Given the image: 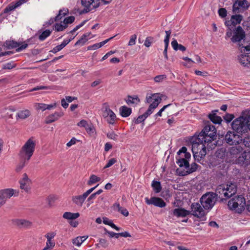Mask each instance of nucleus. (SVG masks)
<instances>
[{
  "mask_svg": "<svg viewBox=\"0 0 250 250\" xmlns=\"http://www.w3.org/2000/svg\"><path fill=\"white\" fill-rule=\"evenodd\" d=\"M106 233L110 236V237H116V238H118L120 237V233H115L112 231H106Z\"/></svg>",
  "mask_w": 250,
  "mask_h": 250,
  "instance_id": "59",
  "label": "nucleus"
},
{
  "mask_svg": "<svg viewBox=\"0 0 250 250\" xmlns=\"http://www.w3.org/2000/svg\"><path fill=\"white\" fill-rule=\"evenodd\" d=\"M46 104H36L35 107L37 109H41L42 111H44L46 109L45 108Z\"/></svg>",
  "mask_w": 250,
  "mask_h": 250,
  "instance_id": "55",
  "label": "nucleus"
},
{
  "mask_svg": "<svg viewBox=\"0 0 250 250\" xmlns=\"http://www.w3.org/2000/svg\"><path fill=\"white\" fill-rule=\"evenodd\" d=\"M107 137L110 139L116 141L117 140L118 135L113 131H111L107 133Z\"/></svg>",
  "mask_w": 250,
  "mask_h": 250,
  "instance_id": "49",
  "label": "nucleus"
},
{
  "mask_svg": "<svg viewBox=\"0 0 250 250\" xmlns=\"http://www.w3.org/2000/svg\"><path fill=\"white\" fill-rule=\"evenodd\" d=\"M218 14L221 18H225L227 15V11L224 8H221L218 10Z\"/></svg>",
  "mask_w": 250,
  "mask_h": 250,
  "instance_id": "47",
  "label": "nucleus"
},
{
  "mask_svg": "<svg viewBox=\"0 0 250 250\" xmlns=\"http://www.w3.org/2000/svg\"><path fill=\"white\" fill-rule=\"evenodd\" d=\"M57 199V197L54 195H49L46 199V201L49 207H51Z\"/></svg>",
  "mask_w": 250,
  "mask_h": 250,
  "instance_id": "38",
  "label": "nucleus"
},
{
  "mask_svg": "<svg viewBox=\"0 0 250 250\" xmlns=\"http://www.w3.org/2000/svg\"><path fill=\"white\" fill-rule=\"evenodd\" d=\"M120 113L122 116L127 117L129 116L131 113V109L125 106H122L120 108Z\"/></svg>",
  "mask_w": 250,
  "mask_h": 250,
  "instance_id": "32",
  "label": "nucleus"
},
{
  "mask_svg": "<svg viewBox=\"0 0 250 250\" xmlns=\"http://www.w3.org/2000/svg\"><path fill=\"white\" fill-rule=\"evenodd\" d=\"M20 188L26 192H29L30 191V180L28 178L27 174L24 173L23 175V178L20 181Z\"/></svg>",
  "mask_w": 250,
  "mask_h": 250,
  "instance_id": "18",
  "label": "nucleus"
},
{
  "mask_svg": "<svg viewBox=\"0 0 250 250\" xmlns=\"http://www.w3.org/2000/svg\"><path fill=\"white\" fill-rule=\"evenodd\" d=\"M216 139V129L213 125H206L198 134L190 139L192 151L195 160L199 162L206 155L205 144Z\"/></svg>",
  "mask_w": 250,
  "mask_h": 250,
  "instance_id": "1",
  "label": "nucleus"
},
{
  "mask_svg": "<svg viewBox=\"0 0 250 250\" xmlns=\"http://www.w3.org/2000/svg\"><path fill=\"white\" fill-rule=\"evenodd\" d=\"M87 123L85 120H82L78 123V125L79 126L84 127L86 128V127L88 126Z\"/></svg>",
  "mask_w": 250,
  "mask_h": 250,
  "instance_id": "62",
  "label": "nucleus"
},
{
  "mask_svg": "<svg viewBox=\"0 0 250 250\" xmlns=\"http://www.w3.org/2000/svg\"><path fill=\"white\" fill-rule=\"evenodd\" d=\"M87 237L88 236L77 237L73 239L72 243L74 245H75L78 247H80L82 243L84 242L87 238Z\"/></svg>",
  "mask_w": 250,
  "mask_h": 250,
  "instance_id": "34",
  "label": "nucleus"
},
{
  "mask_svg": "<svg viewBox=\"0 0 250 250\" xmlns=\"http://www.w3.org/2000/svg\"><path fill=\"white\" fill-rule=\"evenodd\" d=\"M51 33V31L50 30L46 29L41 34V35L39 36V39L40 41H43L47 37L49 36Z\"/></svg>",
  "mask_w": 250,
  "mask_h": 250,
  "instance_id": "37",
  "label": "nucleus"
},
{
  "mask_svg": "<svg viewBox=\"0 0 250 250\" xmlns=\"http://www.w3.org/2000/svg\"><path fill=\"white\" fill-rule=\"evenodd\" d=\"M177 164L180 167H184L187 170L186 171H182L180 168H177V172L179 175L184 176L188 174L192 173L196 170L198 165L195 163L191 164L190 167L188 160L183 158L177 159Z\"/></svg>",
  "mask_w": 250,
  "mask_h": 250,
  "instance_id": "6",
  "label": "nucleus"
},
{
  "mask_svg": "<svg viewBox=\"0 0 250 250\" xmlns=\"http://www.w3.org/2000/svg\"><path fill=\"white\" fill-rule=\"evenodd\" d=\"M240 50L242 54L238 56V59L242 65L247 66L250 64V56L248 55L249 53L246 52L250 51V45L242 46Z\"/></svg>",
  "mask_w": 250,
  "mask_h": 250,
  "instance_id": "11",
  "label": "nucleus"
},
{
  "mask_svg": "<svg viewBox=\"0 0 250 250\" xmlns=\"http://www.w3.org/2000/svg\"><path fill=\"white\" fill-rule=\"evenodd\" d=\"M246 32L240 26L235 27L229 28L227 29L225 38L227 39L230 38V40L233 43H238L239 47L242 45L241 43L242 41L245 40Z\"/></svg>",
  "mask_w": 250,
  "mask_h": 250,
  "instance_id": "3",
  "label": "nucleus"
},
{
  "mask_svg": "<svg viewBox=\"0 0 250 250\" xmlns=\"http://www.w3.org/2000/svg\"><path fill=\"white\" fill-rule=\"evenodd\" d=\"M250 6L249 0H234L232 8L233 14H240L247 11Z\"/></svg>",
  "mask_w": 250,
  "mask_h": 250,
  "instance_id": "8",
  "label": "nucleus"
},
{
  "mask_svg": "<svg viewBox=\"0 0 250 250\" xmlns=\"http://www.w3.org/2000/svg\"><path fill=\"white\" fill-rule=\"evenodd\" d=\"M237 162L247 166L250 165V151H244L238 157Z\"/></svg>",
  "mask_w": 250,
  "mask_h": 250,
  "instance_id": "19",
  "label": "nucleus"
},
{
  "mask_svg": "<svg viewBox=\"0 0 250 250\" xmlns=\"http://www.w3.org/2000/svg\"><path fill=\"white\" fill-rule=\"evenodd\" d=\"M234 118V115L230 114H227L224 117V120H226L227 122H230Z\"/></svg>",
  "mask_w": 250,
  "mask_h": 250,
  "instance_id": "54",
  "label": "nucleus"
},
{
  "mask_svg": "<svg viewBox=\"0 0 250 250\" xmlns=\"http://www.w3.org/2000/svg\"><path fill=\"white\" fill-rule=\"evenodd\" d=\"M182 59L186 61V62L183 63V64L187 67H191L192 66L193 63L195 62L192 61L191 59L187 57H183Z\"/></svg>",
  "mask_w": 250,
  "mask_h": 250,
  "instance_id": "42",
  "label": "nucleus"
},
{
  "mask_svg": "<svg viewBox=\"0 0 250 250\" xmlns=\"http://www.w3.org/2000/svg\"><path fill=\"white\" fill-rule=\"evenodd\" d=\"M19 191L12 188H6L0 191V207L3 205L6 200L12 196H17Z\"/></svg>",
  "mask_w": 250,
  "mask_h": 250,
  "instance_id": "9",
  "label": "nucleus"
},
{
  "mask_svg": "<svg viewBox=\"0 0 250 250\" xmlns=\"http://www.w3.org/2000/svg\"><path fill=\"white\" fill-rule=\"evenodd\" d=\"M81 4L84 8L80 12V14L86 13L99 6V2L96 0H81Z\"/></svg>",
  "mask_w": 250,
  "mask_h": 250,
  "instance_id": "10",
  "label": "nucleus"
},
{
  "mask_svg": "<svg viewBox=\"0 0 250 250\" xmlns=\"http://www.w3.org/2000/svg\"><path fill=\"white\" fill-rule=\"evenodd\" d=\"M20 157L24 164L19 165L16 168L17 172L20 171L23 167L24 164L28 161L31 157V138H29L25 144L23 146L20 152Z\"/></svg>",
  "mask_w": 250,
  "mask_h": 250,
  "instance_id": "5",
  "label": "nucleus"
},
{
  "mask_svg": "<svg viewBox=\"0 0 250 250\" xmlns=\"http://www.w3.org/2000/svg\"><path fill=\"white\" fill-rule=\"evenodd\" d=\"M49 89L48 86H38L37 87H35L33 88H32V91H36V90H42V89Z\"/></svg>",
  "mask_w": 250,
  "mask_h": 250,
  "instance_id": "61",
  "label": "nucleus"
},
{
  "mask_svg": "<svg viewBox=\"0 0 250 250\" xmlns=\"http://www.w3.org/2000/svg\"><path fill=\"white\" fill-rule=\"evenodd\" d=\"M63 112H55L54 113L48 116L45 119V123L49 124L58 120L60 118L63 116Z\"/></svg>",
  "mask_w": 250,
  "mask_h": 250,
  "instance_id": "22",
  "label": "nucleus"
},
{
  "mask_svg": "<svg viewBox=\"0 0 250 250\" xmlns=\"http://www.w3.org/2000/svg\"><path fill=\"white\" fill-rule=\"evenodd\" d=\"M225 140L230 145H233L242 143L243 138L234 132L228 131L225 136Z\"/></svg>",
  "mask_w": 250,
  "mask_h": 250,
  "instance_id": "12",
  "label": "nucleus"
},
{
  "mask_svg": "<svg viewBox=\"0 0 250 250\" xmlns=\"http://www.w3.org/2000/svg\"><path fill=\"white\" fill-rule=\"evenodd\" d=\"M55 235H56V233L55 232H50V233H47L45 235V237H46L47 240H51V239L54 237Z\"/></svg>",
  "mask_w": 250,
  "mask_h": 250,
  "instance_id": "63",
  "label": "nucleus"
},
{
  "mask_svg": "<svg viewBox=\"0 0 250 250\" xmlns=\"http://www.w3.org/2000/svg\"><path fill=\"white\" fill-rule=\"evenodd\" d=\"M151 186L156 193H159L161 191L162 187L161 186L160 182L153 181L152 183Z\"/></svg>",
  "mask_w": 250,
  "mask_h": 250,
  "instance_id": "36",
  "label": "nucleus"
},
{
  "mask_svg": "<svg viewBox=\"0 0 250 250\" xmlns=\"http://www.w3.org/2000/svg\"><path fill=\"white\" fill-rule=\"evenodd\" d=\"M80 216L79 213H72L70 212H65L63 214V218L67 220H73Z\"/></svg>",
  "mask_w": 250,
  "mask_h": 250,
  "instance_id": "30",
  "label": "nucleus"
},
{
  "mask_svg": "<svg viewBox=\"0 0 250 250\" xmlns=\"http://www.w3.org/2000/svg\"><path fill=\"white\" fill-rule=\"evenodd\" d=\"M103 116L106 119V121L110 124L113 125L116 120L115 114L111 110L109 106H106L103 112Z\"/></svg>",
  "mask_w": 250,
  "mask_h": 250,
  "instance_id": "14",
  "label": "nucleus"
},
{
  "mask_svg": "<svg viewBox=\"0 0 250 250\" xmlns=\"http://www.w3.org/2000/svg\"><path fill=\"white\" fill-rule=\"evenodd\" d=\"M245 146L250 147V137H245L243 139L242 142Z\"/></svg>",
  "mask_w": 250,
  "mask_h": 250,
  "instance_id": "52",
  "label": "nucleus"
},
{
  "mask_svg": "<svg viewBox=\"0 0 250 250\" xmlns=\"http://www.w3.org/2000/svg\"><path fill=\"white\" fill-rule=\"evenodd\" d=\"M231 21L232 22V25L234 27L241 23L243 20V16L240 14H234L231 16Z\"/></svg>",
  "mask_w": 250,
  "mask_h": 250,
  "instance_id": "26",
  "label": "nucleus"
},
{
  "mask_svg": "<svg viewBox=\"0 0 250 250\" xmlns=\"http://www.w3.org/2000/svg\"><path fill=\"white\" fill-rule=\"evenodd\" d=\"M99 243L103 247L105 248H106L108 245L107 241L104 239H100L99 240Z\"/></svg>",
  "mask_w": 250,
  "mask_h": 250,
  "instance_id": "57",
  "label": "nucleus"
},
{
  "mask_svg": "<svg viewBox=\"0 0 250 250\" xmlns=\"http://www.w3.org/2000/svg\"><path fill=\"white\" fill-rule=\"evenodd\" d=\"M216 155L217 157L223 159L225 156V151L223 149L220 150L216 152Z\"/></svg>",
  "mask_w": 250,
  "mask_h": 250,
  "instance_id": "56",
  "label": "nucleus"
},
{
  "mask_svg": "<svg viewBox=\"0 0 250 250\" xmlns=\"http://www.w3.org/2000/svg\"><path fill=\"white\" fill-rule=\"evenodd\" d=\"M18 7V6H17V4L16 3L13 5H9L8 6L6 7L4 9V13H7L9 11L13 10L14 9H15L16 8H17Z\"/></svg>",
  "mask_w": 250,
  "mask_h": 250,
  "instance_id": "50",
  "label": "nucleus"
},
{
  "mask_svg": "<svg viewBox=\"0 0 250 250\" xmlns=\"http://www.w3.org/2000/svg\"><path fill=\"white\" fill-rule=\"evenodd\" d=\"M116 162L117 160L115 158L111 159L110 160H109L107 164L105 166L104 168H106L110 167L111 166H112L113 164L116 163Z\"/></svg>",
  "mask_w": 250,
  "mask_h": 250,
  "instance_id": "53",
  "label": "nucleus"
},
{
  "mask_svg": "<svg viewBox=\"0 0 250 250\" xmlns=\"http://www.w3.org/2000/svg\"><path fill=\"white\" fill-rule=\"evenodd\" d=\"M166 78L167 77L166 75H161L155 77L154 80L156 83H160L165 80Z\"/></svg>",
  "mask_w": 250,
  "mask_h": 250,
  "instance_id": "46",
  "label": "nucleus"
},
{
  "mask_svg": "<svg viewBox=\"0 0 250 250\" xmlns=\"http://www.w3.org/2000/svg\"><path fill=\"white\" fill-rule=\"evenodd\" d=\"M67 27V25H63L62 23H56L55 25V29L56 31L59 32L63 31Z\"/></svg>",
  "mask_w": 250,
  "mask_h": 250,
  "instance_id": "43",
  "label": "nucleus"
},
{
  "mask_svg": "<svg viewBox=\"0 0 250 250\" xmlns=\"http://www.w3.org/2000/svg\"><path fill=\"white\" fill-rule=\"evenodd\" d=\"M172 213L173 215L179 217H184L189 214V211L182 208H175L173 210Z\"/></svg>",
  "mask_w": 250,
  "mask_h": 250,
  "instance_id": "24",
  "label": "nucleus"
},
{
  "mask_svg": "<svg viewBox=\"0 0 250 250\" xmlns=\"http://www.w3.org/2000/svg\"><path fill=\"white\" fill-rule=\"evenodd\" d=\"M13 224L20 229H27L31 225V222L25 219H15L12 220Z\"/></svg>",
  "mask_w": 250,
  "mask_h": 250,
  "instance_id": "20",
  "label": "nucleus"
},
{
  "mask_svg": "<svg viewBox=\"0 0 250 250\" xmlns=\"http://www.w3.org/2000/svg\"><path fill=\"white\" fill-rule=\"evenodd\" d=\"M87 198L83 193L82 195L72 197V201L78 206L82 207L85 199Z\"/></svg>",
  "mask_w": 250,
  "mask_h": 250,
  "instance_id": "25",
  "label": "nucleus"
},
{
  "mask_svg": "<svg viewBox=\"0 0 250 250\" xmlns=\"http://www.w3.org/2000/svg\"><path fill=\"white\" fill-rule=\"evenodd\" d=\"M115 36L112 37L107 40H105V41L99 43H95L92 45H90L87 47V50H95L98 48H99L103 46L104 45L105 43H106L107 42H108L110 40L112 39Z\"/></svg>",
  "mask_w": 250,
  "mask_h": 250,
  "instance_id": "29",
  "label": "nucleus"
},
{
  "mask_svg": "<svg viewBox=\"0 0 250 250\" xmlns=\"http://www.w3.org/2000/svg\"><path fill=\"white\" fill-rule=\"evenodd\" d=\"M218 110H215L212 111V113L209 114L208 116L210 120L214 124H220L222 121V118L216 115V112H217Z\"/></svg>",
  "mask_w": 250,
  "mask_h": 250,
  "instance_id": "27",
  "label": "nucleus"
},
{
  "mask_svg": "<svg viewBox=\"0 0 250 250\" xmlns=\"http://www.w3.org/2000/svg\"><path fill=\"white\" fill-rule=\"evenodd\" d=\"M237 191V187L235 184L230 183L227 185H219L215 193L207 192L200 198V201L205 209H210L214 206L217 198L223 201L234 195Z\"/></svg>",
  "mask_w": 250,
  "mask_h": 250,
  "instance_id": "2",
  "label": "nucleus"
},
{
  "mask_svg": "<svg viewBox=\"0 0 250 250\" xmlns=\"http://www.w3.org/2000/svg\"><path fill=\"white\" fill-rule=\"evenodd\" d=\"M195 73L197 75L202 76L203 77H207L208 76V73L206 71L202 72V71L196 70L195 71Z\"/></svg>",
  "mask_w": 250,
  "mask_h": 250,
  "instance_id": "58",
  "label": "nucleus"
},
{
  "mask_svg": "<svg viewBox=\"0 0 250 250\" xmlns=\"http://www.w3.org/2000/svg\"><path fill=\"white\" fill-rule=\"evenodd\" d=\"M5 45L8 49L17 48L16 51L18 52L21 51L27 47V44H21L19 42H17L14 41H7L5 42Z\"/></svg>",
  "mask_w": 250,
  "mask_h": 250,
  "instance_id": "16",
  "label": "nucleus"
},
{
  "mask_svg": "<svg viewBox=\"0 0 250 250\" xmlns=\"http://www.w3.org/2000/svg\"><path fill=\"white\" fill-rule=\"evenodd\" d=\"M151 40H152V38L151 37L146 38L145 41L144 45L146 47H149L151 44Z\"/></svg>",
  "mask_w": 250,
  "mask_h": 250,
  "instance_id": "60",
  "label": "nucleus"
},
{
  "mask_svg": "<svg viewBox=\"0 0 250 250\" xmlns=\"http://www.w3.org/2000/svg\"><path fill=\"white\" fill-rule=\"evenodd\" d=\"M140 102L139 99L137 97H131L130 96H128L127 97V99L126 100V102L128 104H137Z\"/></svg>",
  "mask_w": 250,
  "mask_h": 250,
  "instance_id": "35",
  "label": "nucleus"
},
{
  "mask_svg": "<svg viewBox=\"0 0 250 250\" xmlns=\"http://www.w3.org/2000/svg\"><path fill=\"white\" fill-rule=\"evenodd\" d=\"M62 49V47L60 45H57L56 47H55L53 49V50L50 51V52H52L53 53H56L57 52L61 50Z\"/></svg>",
  "mask_w": 250,
  "mask_h": 250,
  "instance_id": "64",
  "label": "nucleus"
},
{
  "mask_svg": "<svg viewBox=\"0 0 250 250\" xmlns=\"http://www.w3.org/2000/svg\"><path fill=\"white\" fill-rule=\"evenodd\" d=\"M243 147L239 146H235L231 147L229 151V156L232 158H237L242 151H243Z\"/></svg>",
  "mask_w": 250,
  "mask_h": 250,
  "instance_id": "21",
  "label": "nucleus"
},
{
  "mask_svg": "<svg viewBox=\"0 0 250 250\" xmlns=\"http://www.w3.org/2000/svg\"><path fill=\"white\" fill-rule=\"evenodd\" d=\"M155 104H152L150 107H148L147 111L143 115L139 116L135 120V124H139L143 122L149 115L153 112V108L155 107Z\"/></svg>",
  "mask_w": 250,
  "mask_h": 250,
  "instance_id": "23",
  "label": "nucleus"
},
{
  "mask_svg": "<svg viewBox=\"0 0 250 250\" xmlns=\"http://www.w3.org/2000/svg\"><path fill=\"white\" fill-rule=\"evenodd\" d=\"M101 180L100 178L97 176L95 175H92L90 176L89 180L88 181L87 184L88 185H91L96 182L100 181Z\"/></svg>",
  "mask_w": 250,
  "mask_h": 250,
  "instance_id": "41",
  "label": "nucleus"
},
{
  "mask_svg": "<svg viewBox=\"0 0 250 250\" xmlns=\"http://www.w3.org/2000/svg\"><path fill=\"white\" fill-rule=\"evenodd\" d=\"M90 33H86L83 34L81 38L75 43V45H83L88 40L87 37L89 36Z\"/></svg>",
  "mask_w": 250,
  "mask_h": 250,
  "instance_id": "31",
  "label": "nucleus"
},
{
  "mask_svg": "<svg viewBox=\"0 0 250 250\" xmlns=\"http://www.w3.org/2000/svg\"><path fill=\"white\" fill-rule=\"evenodd\" d=\"M113 208L114 210L120 212L125 216H127L128 215V211L127 210L120 206L119 203H115L113 206Z\"/></svg>",
  "mask_w": 250,
  "mask_h": 250,
  "instance_id": "28",
  "label": "nucleus"
},
{
  "mask_svg": "<svg viewBox=\"0 0 250 250\" xmlns=\"http://www.w3.org/2000/svg\"><path fill=\"white\" fill-rule=\"evenodd\" d=\"M171 104H168L167 105H166L164 106L158 112H157L155 115V117L156 118L158 116H162V113L163 111L165 110V109H166L167 107H169L171 106Z\"/></svg>",
  "mask_w": 250,
  "mask_h": 250,
  "instance_id": "51",
  "label": "nucleus"
},
{
  "mask_svg": "<svg viewBox=\"0 0 250 250\" xmlns=\"http://www.w3.org/2000/svg\"><path fill=\"white\" fill-rule=\"evenodd\" d=\"M192 214L198 218H201L205 215V212L198 203H194L191 204Z\"/></svg>",
  "mask_w": 250,
  "mask_h": 250,
  "instance_id": "15",
  "label": "nucleus"
},
{
  "mask_svg": "<svg viewBox=\"0 0 250 250\" xmlns=\"http://www.w3.org/2000/svg\"><path fill=\"white\" fill-rule=\"evenodd\" d=\"M137 39V36L135 34L131 36L128 45L129 46H132L136 43V40Z\"/></svg>",
  "mask_w": 250,
  "mask_h": 250,
  "instance_id": "48",
  "label": "nucleus"
},
{
  "mask_svg": "<svg viewBox=\"0 0 250 250\" xmlns=\"http://www.w3.org/2000/svg\"><path fill=\"white\" fill-rule=\"evenodd\" d=\"M231 126L234 131L241 134L250 131V116L236 119L232 123Z\"/></svg>",
  "mask_w": 250,
  "mask_h": 250,
  "instance_id": "4",
  "label": "nucleus"
},
{
  "mask_svg": "<svg viewBox=\"0 0 250 250\" xmlns=\"http://www.w3.org/2000/svg\"><path fill=\"white\" fill-rule=\"evenodd\" d=\"M246 205L245 199L242 196H236L230 200L228 202V207L231 210H235L241 213L245 208Z\"/></svg>",
  "mask_w": 250,
  "mask_h": 250,
  "instance_id": "7",
  "label": "nucleus"
},
{
  "mask_svg": "<svg viewBox=\"0 0 250 250\" xmlns=\"http://www.w3.org/2000/svg\"><path fill=\"white\" fill-rule=\"evenodd\" d=\"M55 246V242L52 240H47L46 246L42 250H48L49 249H52Z\"/></svg>",
  "mask_w": 250,
  "mask_h": 250,
  "instance_id": "44",
  "label": "nucleus"
},
{
  "mask_svg": "<svg viewBox=\"0 0 250 250\" xmlns=\"http://www.w3.org/2000/svg\"><path fill=\"white\" fill-rule=\"evenodd\" d=\"M68 12V9H62L60 10L59 12V14L56 16L55 21H58L62 19L63 16L66 15Z\"/></svg>",
  "mask_w": 250,
  "mask_h": 250,
  "instance_id": "39",
  "label": "nucleus"
},
{
  "mask_svg": "<svg viewBox=\"0 0 250 250\" xmlns=\"http://www.w3.org/2000/svg\"><path fill=\"white\" fill-rule=\"evenodd\" d=\"M75 19V18L74 16H70L66 18L63 21V23L66 25L67 24H71L74 21Z\"/></svg>",
  "mask_w": 250,
  "mask_h": 250,
  "instance_id": "45",
  "label": "nucleus"
},
{
  "mask_svg": "<svg viewBox=\"0 0 250 250\" xmlns=\"http://www.w3.org/2000/svg\"><path fill=\"white\" fill-rule=\"evenodd\" d=\"M163 96L161 95L160 93H155L153 94H147L146 97V102L147 103H150L152 102V103L151 104L149 107L152 104H155V106L153 108V111L158 106L159 104L161 103L162 97Z\"/></svg>",
  "mask_w": 250,
  "mask_h": 250,
  "instance_id": "13",
  "label": "nucleus"
},
{
  "mask_svg": "<svg viewBox=\"0 0 250 250\" xmlns=\"http://www.w3.org/2000/svg\"><path fill=\"white\" fill-rule=\"evenodd\" d=\"M17 115L20 118L24 119L30 115V111L28 110L21 111Z\"/></svg>",
  "mask_w": 250,
  "mask_h": 250,
  "instance_id": "40",
  "label": "nucleus"
},
{
  "mask_svg": "<svg viewBox=\"0 0 250 250\" xmlns=\"http://www.w3.org/2000/svg\"><path fill=\"white\" fill-rule=\"evenodd\" d=\"M171 45L173 48L176 51L179 50L184 52L186 50V48L182 44H178L177 41L175 40L172 41Z\"/></svg>",
  "mask_w": 250,
  "mask_h": 250,
  "instance_id": "33",
  "label": "nucleus"
},
{
  "mask_svg": "<svg viewBox=\"0 0 250 250\" xmlns=\"http://www.w3.org/2000/svg\"><path fill=\"white\" fill-rule=\"evenodd\" d=\"M145 200L146 204L148 205H154V206L160 208H163L166 206V203L160 198L152 197L149 199L146 197Z\"/></svg>",
  "mask_w": 250,
  "mask_h": 250,
  "instance_id": "17",
  "label": "nucleus"
}]
</instances>
